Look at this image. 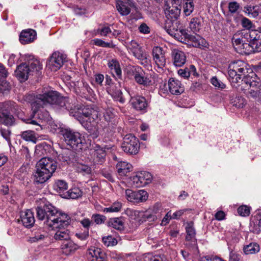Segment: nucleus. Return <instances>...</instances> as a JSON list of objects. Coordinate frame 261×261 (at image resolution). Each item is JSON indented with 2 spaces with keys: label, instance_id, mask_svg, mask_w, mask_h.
<instances>
[{
  "label": "nucleus",
  "instance_id": "680f3d73",
  "mask_svg": "<svg viewBox=\"0 0 261 261\" xmlns=\"http://www.w3.org/2000/svg\"><path fill=\"white\" fill-rule=\"evenodd\" d=\"M239 5L236 2H230L228 4L229 11L231 13H236L239 8Z\"/></svg>",
  "mask_w": 261,
  "mask_h": 261
},
{
  "label": "nucleus",
  "instance_id": "e433bc0d",
  "mask_svg": "<svg viewBox=\"0 0 261 261\" xmlns=\"http://www.w3.org/2000/svg\"><path fill=\"white\" fill-rule=\"evenodd\" d=\"M54 190L57 192L60 193L67 190L68 185L67 182L63 180H57L54 185Z\"/></svg>",
  "mask_w": 261,
  "mask_h": 261
},
{
  "label": "nucleus",
  "instance_id": "a18cd8bd",
  "mask_svg": "<svg viewBox=\"0 0 261 261\" xmlns=\"http://www.w3.org/2000/svg\"><path fill=\"white\" fill-rule=\"evenodd\" d=\"M142 68L141 67L139 66H133L129 69L128 73L129 76H132V77L135 80L139 73H142Z\"/></svg>",
  "mask_w": 261,
  "mask_h": 261
},
{
  "label": "nucleus",
  "instance_id": "37998d69",
  "mask_svg": "<svg viewBox=\"0 0 261 261\" xmlns=\"http://www.w3.org/2000/svg\"><path fill=\"white\" fill-rule=\"evenodd\" d=\"M246 10L249 15L253 17H256L261 13V7L259 6H250L246 8Z\"/></svg>",
  "mask_w": 261,
  "mask_h": 261
},
{
  "label": "nucleus",
  "instance_id": "bf43d9fd",
  "mask_svg": "<svg viewBox=\"0 0 261 261\" xmlns=\"http://www.w3.org/2000/svg\"><path fill=\"white\" fill-rule=\"evenodd\" d=\"M11 89V86L9 83L6 81H3L0 84V94L4 93L6 91H8Z\"/></svg>",
  "mask_w": 261,
  "mask_h": 261
},
{
  "label": "nucleus",
  "instance_id": "2eb2a0df",
  "mask_svg": "<svg viewBox=\"0 0 261 261\" xmlns=\"http://www.w3.org/2000/svg\"><path fill=\"white\" fill-rule=\"evenodd\" d=\"M37 37L36 31L32 29L23 30L19 36V41L22 44H26L33 42Z\"/></svg>",
  "mask_w": 261,
  "mask_h": 261
},
{
  "label": "nucleus",
  "instance_id": "f704fd0d",
  "mask_svg": "<svg viewBox=\"0 0 261 261\" xmlns=\"http://www.w3.org/2000/svg\"><path fill=\"white\" fill-rule=\"evenodd\" d=\"M183 12L186 16H189L193 11L194 8V4L193 0H186L183 2Z\"/></svg>",
  "mask_w": 261,
  "mask_h": 261
},
{
  "label": "nucleus",
  "instance_id": "cd10ccee",
  "mask_svg": "<svg viewBox=\"0 0 261 261\" xmlns=\"http://www.w3.org/2000/svg\"><path fill=\"white\" fill-rule=\"evenodd\" d=\"M132 168L130 164L125 162H119L116 165L117 172L120 176H125Z\"/></svg>",
  "mask_w": 261,
  "mask_h": 261
},
{
  "label": "nucleus",
  "instance_id": "f3484780",
  "mask_svg": "<svg viewBox=\"0 0 261 261\" xmlns=\"http://www.w3.org/2000/svg\"><path fill=\"white\" fill-rule=\"evenodd\" d=\"M250 231L254 233L258 234L261 231V211H258L255 215L252 217L250 221Z\"/></svg>",
  "mask_w": 261,
  "mask_h": 261
},
{
  "label": "nucleus",
  "instance_id": "ea45409f",
  "mask_svg": "<svg viewBox=\"0 0 261 261\" xmlns=\"http://www.w3.org/2000/svg\"><path fill=\"white\" fill-rule=\"evenodd\" d=\"M21 137L23 140L27 141H31L34 143H35L37 141L35 133L32 130L23 132L21 134Z\"/></svg>",
  "mask_w": 261,
  "mask_h": 261
},
{
  "label": "nucleus",
  "instance_id": "4be33fe9",
  "mask_svg": "<svg viewBox=\"0 0 261 261\" xmlns=\"http://www.w3.org/2000/svg\"><path fill=\"white\" fill-rule=\"evenodd\" d=\"M180 23L177 20H167L165 23V29L171 36L178 35Z\"/></svg>",
  "mask_w": 261,
  "mask_h": 261
},
{
  "label": "nucleus",
  "instance_id": "774afa93",
  "mask_svg": "<svg viewBox=\"0 0 261 261\" xmlns=\"http://www.w3.org/2000/svg\"><path fill=\"white\" fill-rule=\"evenodd\" d=\"M1 133L4 138H5L8 142L10 141V135L11 132L9 129L1 128Z\"/></svg>",
  "mask_w": 261,
  "mask_h": 261
},
{
  "label": "nucleus",
  "instance_id": "a878e982",
  "mask_svg": "<svg viewBox=\"0 0 261 261\" xmlns=\"http://www.w3.org/2000/svg\"><path fill=\"white\" fill-rule=\"evenodd\" d=\"M108 66L114 76L120 78L122 71L119 61L116 59H112L109 61Z\"/></svg>",
  "mask_w": 261,
  "mask_h": 261
},
{
  "label": "nucleus",
  "instance_id": "393cba45",
  "mask_svg": "<svg viewBox=\"0 0 261 261\" xmlns=\"http://www.w3.org/2000/svg\"><path fill=\"white\" fill-rule=\"evenodd\" d=\"M78 248V246L70 239L64 241L61 245L62 252L66 255H70L75 252Z\"/></svg>",
  "mask_w": 261,
  "mask_h": 261
},
{
  "label": "nucleus",
  "instance_id": "864d4df0",
  "mask_svg": "<svg viewBox=\"0 0 261 261\" xmlns=\"http://www.w3.org/2000/svg\"><path fill=\"white\" fill-rule=\"evenodd\" d=\"M211 83L216 88L220 89H223L225 88V85L221 81L219 80L216 76L211 79Z\"/></svg>",
  "mask_w": 261,
  "mask_h": 261
},
{
  "label": "nucleus",
  "instance_id": "c03bdc74",
  "mask_svg": "<svg viewBox=\"0 0 261 261\" xmlns=\"http://www.w3.org/2000/svg\"><path fill=\"white\" fill-rule=\"evenodd\" d=\"M102 242L107 247H112L117 244V240L112 236H108L102 238Z\"/></svg>",
  "mask_w": 261,
  "mask_h": 261
},
{
  "label": "nucleus",
  "instance_id": "39448f33",
  "mask_svg": "<svg viewBox=\"0 0 261 261\" xmlns=\"http://www.w3.org/2000/svg\"><path fill=\"white\" fill-rule=\"evenodd\" d=\"M62 134L66 143L73 149H82L83 140L79 132L66 128L62 130Z\"/></svg>",
  "mask_w": 261,
  "mask_h": 261
},
{
  "label": "nucleus",
  "instance_id": "6e6552de",
  "mask_svg": "<svg viewBox=\"0 0 261 261\" xmlns=\"http://www.w3.org/2000/svg\"><path fill=\"white\" fill-rule=\"evenodd\" d=\"M65 58L59 51H55L47 60L46 67L52 71H56L63 66Z\"/></svg>",
  "mask_w": 261,
  "mask_h": 261
},
{
  "label": "nucleus",
  "instance_id": "3c124183",
  "mask_svg": "<svg viewBox=\"0 0 261 261\" xmlns=\"http://www.w3.org/2000/svg\"><path fill=\"white\" fill-rule=\"evenodd\" d=\"M237 211L239 215L244 217L249 216L250 213L249 207L246 205L240 206L238 207Z\"/></svg>",
  "mask_w": 261,
  "mask_h": 261
},
{
  "label": "nucleus",
  "instance_id": "4c0bfd02",
  "mask_svg": "<svg viewBox=\"0 0 261 261\" xmlns=\"http://www.w3.org/2000/svg\"><path fill=\"white\" fill-rule=\"evenodd\" d=\"M29 67L30 74H33L34 73H37L42 68V65L40 62L37 60L33 61L30 63Z\"/></svg>",
  "mask_w": 261,
  "mask_h": 261
},
{
  "label": "nucleus",
  "instance_id": "c756f323",
  "mask_svg": "<svg viewBox=\"0 0 261 261\" xmlns=\"http://www.w3.org/2000/svg\"><path fill=\"white\" fill-rule=\"evenodd\" d=\"M110 93L115 100L118 101L121 103L125 102V99L122 96L121 90L116 86H114L111 89Z\"/></svg>",
  "mask_w": 261,
  "mask_h": 261
},
{
  "label": "nucleus",
  "instance_id": "7ed1b4c3",
  "mask_svg": "<svg viewBox=\"0 0 261 261\" xmlns=\"http://www.w3.org/2000/svg\"><path fill=\"white\" fill-rule=\"evenodd\" d=\"M57 163L50 158H43L36 164V171L33 174V181L35 184H43L53 175L57 169Z\"/></svg>",
  "mask_w": 261,
  "mask_h": 261
},
{
  "label": "nucleus",
  "instance_id": "f03ea898",
  "mask_svg": "<svg viewBox=\"0 0 261 261\" xmlns=\"http://www.w3.org/2000/svg\"><path fill=\"white\" fill-rule=\"evenodd\" d=\"M36 211L38 220H44V223L48 228L58 229L54 235L55 240L66 241L70 239L69 231L65 228L71 222L68 215L60 212L49 203L38 206Z\"/></svg>",
  "mask_w": 261,
  "mask_h": 261
},
{
  "label": "nucleus",
  "instance_id": "473e14b6",
  "mask_svg": "<svg viewBox=\"0 0 261 261\" xmlns=\"http://www.w3.org/2000/svg\"><path fill=\"white\" fill-rule=\"evenodd\" d=\"M232 43L236 49H241L242 47H243V48L250 47V44L243 43L242 39L238 37V35L237 34H234L232 37Z\"/></svg>",
  "mask_w": 261,
  "mask_h": 261
},
{
  "label": "nucleus",
  "instance_id": "412c9836",
  "mask_svg": "<svg viewBox=\"0 0 261 261\" xmlns=\"http://www.w3.org/2000/svg\"><path fill=\"white\" fill-rule=\"evenodd\" d=\"M187 235L186 240L189 242V244L193 246L196 245V239L195 238L196 231L194 228L193 222H187L186 226Z\"/></svg>",
  "mask_w": 261,
  "mask_h": 261
},
{
  "label": "nucleus",
  "instance_id": "79ce46f5",
  "mask_svg": "<svg viewBox=\"0 0 261 261\" xmlns=\"http://www.w3.org/2000/svg\"><path fill=\"white\" fill-rule=\"evenodd\" d=\"M82 191L78 188L75 187L70 189L67 192V198L71 199H76L82 195Z\"/></svg>",
  "mask_w": 261,
  "mask_h": 261
},
{
  "label": "nucleus",
  "instance_id": "49530a36",
  "mask_svg": "<svg viewBox=\"0 0 261 261\" xmlns=\"http://www.w3.org/2000/svg\"><path fill=\"white\" fill-rule=\"evenodd\" d=\"M152 213L154 215L156 218H160L162 213L164 212L162 205L159 203H155L151 208Z\"/></svg>",
  "mask_w": 261,
  "mask_h": 261
},
{
  "label": "nucleus",
  "instance_id": "052dcab7",
  "mask_svg": "<svg viewBox=\"0 0 261 261\" xmlns=\"http://www.w3.org/2000/svg\"><path fill=\"white\" fill-rule=\"evenodd\" d=\"M83 87H82L81 91L83 92L84 94H88L89 95H92L93 93V90L90 88L89 85L85 83L82 82Z\"/></svg>",
  "mask_w": 261,
  "mask_h": 261
},
{
  "label": "nucleus",
  "instance_id": "f257e3e1",
  "mask_svg": "<svg viewBox=\"0 0 261 261\" xmlns=\"http://www.w3.org/2000/svg\"><path fill=\"white\" fill-rule=\"evenodd\" d=\"M27 100L31 103L34 114L40 108L49 105H55L58 108H64L79 121L93 138L98 136L99 113L91 107L73 106L68 98L62 97L58 92L53 90H44L41 93L35 95L29 94Z\"/></svg>",
  "mask_w": 261,
  "mask_h": 261
},
{
  "label": "nucleus",
  "instance_id": "c9c22d12",
  "mask_svg": "<svg viewBox=\"0 0 261 261\" xmlns=\"http://www.w3.org/2000/svg\"><path fill=\"white\" fill-rule=\"evenodd\" d=\"M76 171L83 175H88L91 174L92 170L90 166L82 163H77L75 165Z\"/></svg>",
  "mask_w": 261,
  "mask_h": 261
},
{
  "label": "nucleus",
  "instance_id": "4d7b16f0",
  "mask_svg": "<svg viewBox=\"0 0 261 261\" xmlns=\"http://www.w3.org/2000/svg\"><path fill=\"white\" fill-rule=\"evenodd\" d=\"M111 32V29L108 26H103L101 28H99L97 31V33L102 36H107Z\"/></svg>",
  "mask_w": 261,
  "mask_h": 261
},
{
  "label": "nucleus",
  "instance_id": "aec40b11",
  "mask_svg": "<svg viewBox=\"0 0 261 261\" xmlns=\"http://www.w3.org/2000/svg\"><path fill=\"white\" fill-rule=\"evenodd\" d=\"M168 87L169 91L172 94L179 95L184 91V88L180 82L173 78L169 79Z\"/></svg>",
  "mask_w": 261,
  "mask_h": 261
},
{
  "label": "nucleus",
  "instance_id": "0e129e2a",
  "mask_svg": "<svg viewBox=\"0 0 261 261\" xmlns=\"http://www.w3.org/2000/svg\"><path fill=\"white\" fill-rule=\"evenodd\" d=\"M80 223L86 229L89 230L90 226L93 224L92 222L88 218H84L80 221Z\"/></svg>",
  "mask_w": 261,
  "mask_h": 261
},
{
  "label": "nucleus",
  "instance_id": "c85d7f7f",
  "mask_svg": "<svg viewBox=\"0 0 261 261\" xmlns=\"http://www.w3.org/2000/svg\"><path fill=\"white\" fill-rule=\"evenodd\" d=\"M142 73H139L135 81L139 85H142L144 86H148L151 85V80L148 74H146L142 69Z\"/></svg>",
  "mask_w": 261,
  "mask_h": 261
},
{
  "label": "nucleus",
  "instance_id": "a211bd4d",
  "mask_svg": "<svg viewBox=\"0 0 261 261\" xmlns=\"http://www.w3.org/2000/svg\"><path fill=\"white\" fill-rule=\"evenodd\" d=\"M134 6L130 0H123L117 2L116 7L117 10L122 16H126L130 12V7Z\"/></svg>",
  "mask_w": 261,
  "mask_h": 261
},
{
  "label": "nucleus",
  "instance_id": "338daca9",
  "mask_svg": "<svg viewBox=\"0 0 261 261\" xmlns=\"http://www.w3.org/2000/svg\"><path fill=\"white\" fill-rule=\"evenodd\" d=\"M75 236L77 238H79L81 240H86L88 238L89 236V230H85L83 232L76 233L75 234Z\"/></svg>",
  "mask_w": 261,
  "mask_h": 261
},
{
  "label": "nucleus",
  "instance_id": "e2e57ef3",
  "mask_svg": "<svg viewBox=\"0 0 261 261\" xmlns=\"http://www.w3.org/2000/svg\"><path fill=\"white\" fill-rule=\"evenodd\" d=\"M241 24L242 27L246 29H250L252 28V22L248 18L244 17L242 18L241 21Z\"/></svg>",
  "mask_w": 261,
  "mask_h": 261
},
{
  "label": "nucleus",
  "instance_id": "6ab92c4d",
  "mask_svg": "<svg viewBox=\"0 0 261 261\" xmlns=\"http://www.w3.org/2000/svg\"><path fill=\"white\" fill-rule=\"evenodd\" d=\"M88 259L89 261H108L106 253L98 248L89 250Z\"/></svg>",
  "mask_w": 261,
  "mask_h": 261
},
{
  "label": "nucleus",
  "instance_id": "1a4fd4ad",
  "mask_svg": "<svg viewBox=\"0 0 261 261\" xmlns=\"http://www.w3.org/2000/svg\"><path fill=\"white\" fill-rule=\"evenodd\" d=\"M166 51L160 46H154L152 51V59L158 67L163 69L166 65Z\"/></svg>",
  "mask_w": 261,
  "mask_h": 261
},
{
  "label": "nucleus",
  "instance_id": "0eeeda50",
  "mask_svg": "<svg viewBox=\"0 0 261 261\" xmlns=\"http://www.w3.org/2000/svg\"><path fill=\"white\" fill-rule=\"evenodd\" d=\"M138 142V139L136 137L132 134H127L123 138L121 147L126 153L136 154L139 149Z\"/></svg>",
  "mask_w": 261,
  "mask_h": 261
},
{
  "label": "nucleus",
  "instance_id": "7c9ffc66",
  "mask_svg": "<svg viewBox=\"0 0 261 261\" xmlns=\"http://www.w3.org/2000/svg\"><path fill=\"white\" fill-rule=\"evenodd\" d=\"M186 43L195 47H199L200 42H203V39L199 35H189L186 40Z\"/></svg>",
  "mask_w": 261,
  "mask_h": 261
},
{
  "label": "nucleus",
  "instance_id": "b1692460",
  "mask_svg": "<svg viewBox=\"0 0 261 261\" xmlns=\"http://www.w3.org/2000/svg\"><path fill=\"white\" fill-rule=\"evenodd\" d=\"M130 101L133 108L137 110H143L146 109L147 106L146 99L141 96L132 97Z\"/></svg>",
  "mask_w": 261,
  "mask_h": 261
},
{
  "label": "nucleus",
  "instance_id": "f8f14e48",
  "mask_svg": "<svg viewBox=\"0 0 261 261\" xmlns=\"http://www.w3.org/2000/svg\"><path fill=\"white\" fill-rule=\"evenodd\" d=\"M7 103H0V124L6 126H12L15 123L13 116L8 112Z\"/></svg>",
  "mask_w": 261,
  "mask_h": 261
},
{
  "label": "nucleus",
  "instance_id": "423d86ee",
  "mask_svg": "<svg viewBox=\"0 0 261 261\" xmlns=\"http://www.w3.org/2000/svg\"><path fill=\"white\" fill-rule=\"evenodd\" d=\"M255 75L254 73H253ZM260 83L259 81H256V76L253 77L249 75H246L243 77V79H241L239 83H236V86L232 85L235 87L238 91H241L245 93H247L250 88L256 87V86H260Z\"/></svg>",
  "mask_w": 261,
  "mask_h": 261
},
{
  "label": "nucleus",
  "instance_id": "13d9d810",
  "mask_svg": "<svg viewBox=\"0 0 261 261\" xmlns=\"http://www.w3.org/2000/svg\"><path fill=\"white\" fill-rule=\"evenodd\" d=\"M93 41L95 45L98 46H101L103 47H110L112 46L110 43L106 42L100 39H94L93 40Z\"/></svg>",
  "mask_w": 261,
  "mask_h": 261
},
{
  "label": "nucleus",
  "instance_id": "9d476101",
  "mask_svg": "<svg viewBox=\"0 0 261 261\" xmlns=\"http://www.w3.org/2000/svg\"><path fill=\"white\" fill-rule=\"evenodd\" d=\"M90 154V160L94 165H101L105 161L106 151L99 146L91 149Z\"/></svg>",
  "mask_w": 261,
  "mask_h": 261
},
{
  "label": "nucleus",
  "instance_id": "4468645a",
  "mask_svg": "<svg viewBox=\"0 0 261 261\" xmlns=\"http://www.w3.org/2000/svg\"><path fill=\"white\" fill-rule=\"evenodd\" d=\"M181 6H175L167 2L165 8V13L167 20H177L180 14Z\"/></svg>",
  "mask_w": 261,
  "mask_h": 261
},
{
  "label": "nucleus",
  "instance_id": "09e8293b",
  "mask_svg": "<svg viewBox=\"0 0 261 261\" xmlns=\"http://www.w3.org/2000/svg\"><path fill=\"white\" fill-rule=\"evenodd\" d=\"M249 44L250 47L252 48V49L253 51H261V39H254L250 42Z\"/></svg>",
  "mask_w": 261,
  "mask_h": 261
},
{
  "label": "nucleus",
  "instance_id": "bb28decb",
  "mask_svg": "<svg viewBox=\"0 0 261 261\" xmlns=\"http://www.w3.org/2000/svg\"><path fill=\"white\" fill-rule=\"evenodd\" d=\"M21 220L23 225L26 227L32 226L35 223L33 213L30 210H27L21 216Z\"/></svg>",
  "mask_w": 261,
  "mask_h": 261
},
{
  "label": "nucleus",
  "instance_id": "603ef678",
  "mask_svg": "<svg viewBox=\"0 0 261 261\" xmlns=\"http://www.w3.org/2000/svg\"><path fill=\"white\" fill-rule=\"evenodd\" d=\"M103 117L107 122H111L115 117L113 109L111 108L107 109L104 113Z\"/></svg>",
  "mask_w": 261,
  "mask_h": 261
},
{
  "label": "nucleus",
  "instance_id": "72a5a7b5",
  "mask_svg": "<svg viewBox=\"0 0 261 261\" xmlns=\"http://www.w3.org/2000/svg\"><path fill=\"white\" fill-rule=\"evenodd\" d=\"M260 250L259 245L255 243H250L243 248V251L246 255L253 254L258 252Z\"/></svg>",
  "mask_w": 261,
  "mask_h": 261
},
{
  "label": "nucleus",
  "instance_id": "ddd939ff",
  "mask_svg": "<svg viewBox=\"0 0 261 261\" xmlns=\"http://www.w3.org/2000/svg\"><path fill=\"white\" fill-rule=\"evenodd\" d=\"M152 175L146 171L141 172L133 178V184L136 187L146 186L151 181Z\"/></svg>",
  "mask_w": 261,
  "mask_h": 261
},
{
  "label": "nucleus",
  "instance_id": "20e7f679",
  "mask_svg": "<svg viewBox=\"0 0 261 261\" xmlns=\"http://www.w3.org/2000/svg\"><path fill=\"white\" fill-rule=\"evenodd\" d=\"M248 65L245 62L238 60L231 63L228 67V80L231 85L236 86L237 83H239L242 76L248 75Z\"/></svg>",
  "mask_w": 261,
  "mask_h": 261
},
{
  "label": "nucleus",
  "instance_id": "6e6d98bb",
  "mask_svg": "<svg viewBox=\"0 0 261 261\" xmlns=\"http://www.w3.org/2000/svg\"><path fill=\"white\" fill-rule=\"evenodd\" d=\"M92 218L96 224L103 223L106 220L105 216L99 214H93L92 216Z\"/></svg>",
  "mask_w": 261,
  "mask_h": 261
},
{
  "label": "nucleus",
  "instance_id": "dca6fc26",
  "mask_svg": "<svg viewBox=\"0 0 261 261\" xmlns=\"http://www.w3.org/2000/svg\"><path fill=\"white\" fill-rule=\"evenodd\" d=\"M171 57L173 65L175 66L181 67L184 65L186 62L185 54L179 49H173L171 52Z\"/></svg>",
  "mask_w": 261,
  "mask_h": 261
},
{
  "label": "nucleus",
  "instance_id": "5fc2aeb1",
  "mask_svg": "<svg viewBox=\"0 0 261 261\" xmlns=\"http://www.w3.org/2000/svg\"><path fill=\"white\" fill-rule=\"evenodd\" d=\"M126 46L130 52L132 53L135 49H137L141 46L135 40H132L129 42L126 43Z\"/></svg>",
  "mask_w": 261,
  "mask_h": 261
},
{
  "label": "nucleus",
  "instance_id": "2f4dec72",
  "mask_svg": "<svg viewBox=\"0 0 261 261\" xmlns=\"http://www.w3.org/2000/svg\"><path fill=\"white\" fill-rule=\"evenodd\" d=\"M109 225L118 230H122L124 228V222L121 217L113 218L109 220Z\"/></svg>",
  "mask_w": 261,
  "mask_h": 261
},
{
  "label": "nucleus",
  "instance_id": "69168bd1",
  "mask_svg": "<svg viewBox=\"0 0 261 261\" xmlns=\"http://www.w3.org/2000/svg\"><path fill=\"white\" fill-rule=\"evenodd\" d=\"M45 238V236L42 234H36L34 236L30 237L29 241L31 243L37 242L43 240Z\"/></svg>",
  "mask_w": 261,
  "mask_h": 261
},
{
  "label": "nucleus",
  "instance_id": "58836bf2",
  "mask_svg": "<svg viewBox=\"0 0 261 261\" xmlns=\"http://www.w3.org/2000/svg\"><path fill=\"white\" fill-rule=\"evenodd\" d=\"M122 208V203L118 201L114 202L110 206L105 207L102 211L104 213H115L119 212Z\"/></svg>",
  "mask_w": 261,
  "mask_h": 261
},
{
  "label": "nucleus",
  "instance_id": "5701e85b",
  "mask_svg": "<svg viewBox=\"0 0 261 261\" xmlns=\"http://www.w3.org/2000/svg\"><path fill=\"white\" fill-rule=\"evenodd\" d=\"M15 74L21 81H25L30 75L29 65L25 63L20 64L15 70Z\"/></svg>",
  "mask_w": 261,
  "mask_h": 261
},
{
  "label": "nucleus",
  "instance_id": "9b49d317",
  "mask_svg": "<svg viewBox=\"0 0 261 261\" xmlns=\"http://www.w3.org/2000/svg\"><path fill=\"white\" fill-rule=\"evenodd\" d=\"M127 199L132 202H141L146 201L148 198L147 193L144 190L133 191L129 189L125 191Z\"/></svg>",
  "mask_w": 261,
  "mask_h": 261
},
{
  "label": "nucleus",
  "instance_id": "8fccbe9b",
  "mask_svg": "<svg viewBox=\"0 0 261 261\" xmlns=\"http://www.w3.org/2000/svg\"><path fill=\"white\" fill-rule=\"evenodd\" d=\"M259 87L260 86H256V87L250 88L246 94L253 98L258 97L260 94V89L259 88Z\"/></svg>",
  "mask_w": 261,
  "mask_h": 261
},
{
  "label": "nucleus",
  "instance_id": "de8ad7c7",
  "mask_svg": "<svg viewBox=\"0 0 261 261\" xmlns=\"http://www.w3.org/2000/svg\"><path fill=\"white\" fill-rule=\"evenodd\" d=\"M136 58L139 60V63L144 67L147 66L149 64V55L146 52L138 56Z\"/></svg>",
  "mask_w": 261,
  "mask_h": 261
},
{
  "label": "nucleus",
  "instance_id": "a19ab883",
  "mask_svg": "<svg viewBox=\"0 0 261 261\" xmlns=\"http://www.w3.org/2000/svg\"><path fill=\"white\" fill-rule=\"evenodd\" d=\"M200 20L198 17L192 18L189 23V28L194 32H198L200 29Z\"/></svg>",
  "mask_w": 261,
  "mask_h": 261
}]
</instances>
